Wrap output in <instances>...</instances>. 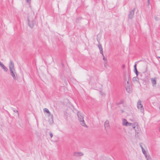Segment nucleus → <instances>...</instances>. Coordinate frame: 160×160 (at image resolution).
Returning <instances> with one entry per match:
<instances>
[{
	"label": "nucleus",
	"instance_id": "1",
	"mask_svg": "<svg viewBox=\"0 0 160 160\" xmlns=\"http://www.w3.org/2000/svg\"><path fill=\"white\" fill-rule=\"evenodd\" d=\"M28 20L29 27L31 28H33L35 24V20L34 19L30 20L28 18Z\"/></svg>",
	"mask_w": 160,
	"mask_h": 160
},
{
	"label": "nucleus",
	"instance_id": "2",
	"mask_svg": "<svg viewBox=\"0 0 160 160\" xmlns=\"http://www.w3.org/2000/svg\"><path fill=\"white\" fill-rule=\"evenodd\" d=\"M122 124L123 126H132L133 128L135 129V127L134 126V125L131 123H130L128 122L126 119H122Z\"/></svg>",
	"mask_w": 160,
	"mask_h": 160
},
{
	"label": "nucleus",
	"instance_id": "3",
	"mask_svg": "<svg viewBox=\"0 0 160 160\" xmlns=\"http://www.w3.org/2000/svg\"><path fill=\"white\" fill-rule=\"evenodd\" d=\"M137 108L141 110V112H144V108L142 104L141 101L139 100L137 103Z\"/></svg>",
	"mask_w": 160,
	"mask_h": 160
},
{
	"label": "nucleus",
	"instance_id": "4",
	"mask_svg": "<svg viewBox=\"0 0 160 160\" xmlns=\"http://www.w3.org/2000/svg\"><path fill=\"white\" fill-rule=\"evenodd\" d=\"M135 10V8H134L133 10L130 11L128 15V18H129L130 19L132 18L134 14Z\"/></svg>",
	"mask_w": 160,
	"mask_h": 160
},
{
	"label": "nucleus",
	"instance_id": "5",
	"mask_svg": "<svg viewBox=\"0 0 160 160\" xmlns=\"http://www.w3.org/2000/svg\"><path fill=\"white\" fill-rule=\"evenodd\" d=\"M9 68L10 71L11 70H15L14 68V64L12 60H10V63L9 64Z\"/></svg>",
	"mask_w": 160,
	"mask_h": 160
},
{
	"label": "nucleus",
	"instance_id": "6",
	"mask_svg": "<svg viewBox=\"0 0 160 160\" xmlns=\"http://www.w3.org/2000/svg\"><path fill=\"white\" fill-rule=\"evenodd\" d=\"M81 122H82V123L81 124L83 126L86 127V128L88 127L87 125L85 123L83 120V117L81 115Z\"/></svg>",
	"mask_w": 160,
	"mask_h": 160
},
{
	"label": "nucleus",
	"instance_id": "7",
	"mask_svg": "<svg viewBox=\"0 0 160 160\" xmlns=\"http://www.w3.org/2000/svg\"><path fill=\"white\" fill-rule=\"evenodd\" d=\"M109 122L108 120H106L105 121L104 123V127L105 130H106V128H108L109 127Z\"/></svg>",
	"mask_w": 160,
	"mask_h": 160
},
{
	"label": "nucleus",
	"instance_id": "8",
	"mask_svg": "<svg viewBox=\"0 0 160 160\" xmlns=\"http://www.w3.org/2000/svg\"><path fill=\"white\" fill-rule=\"evenodd\" d=\"M14 70H11L10 71V73H11V75L13 77V78L14 79L16 80L17 79V77L15 76V74L16 72H14Z\"/></svg>",
	"mask_w": 160,
	"mask_h": 160
},
{
	"label": "nucleus",
	"instance_id": "9",
	"mask_svg": "<svg viewBox=\"0 0 160 160\" xmlns=\"http://www.w3.org/2000/svg\"><path fill=\"white\" fill-rule=\"evenodd\" d=\"M98 47L100 50V53L103 56V48L101 44H99L98 45Z\"/></svg>",
	"mask_w": 160,
	"mask_h": 160
},
{
	"label": "nucleus",
	"instance_id": "10",
	"mask_svg": "<svg viewBox=\"0 0 160 160\" xmlns=\"http://www.w3.org/2000/svg\"><path fill=\"white\" fill-rule=\"evenodd\" d=\"M0 66H1L2 69L5 71L7 72L8 70V68L3 64L1 62H0Z\"/></svg>",
	"mask_w": 160,
	"mask_h": 160
},
{
	"label": "nucleus",
	"instance_id": "11",
	"mask_svg": "<svg viewBox=\"0 0 160 160\" xmlns=\"http://www.w3.org/2000/svg\"><path fill=\"white\" fill-rule=\"evenodd\" d=\"M151 81L153 86H154L156 84V80L155 78H151Z\"/></svg>",
	"mask_w": 160,
	"mask_h": 160
},
{
	"label": "nucleus",
	"instance_id": "12",
	"mask_svg": "<svg viewBox=\"0 0 160 160\" xmlns=\"http://www.w3.org/2000/svg\"><path fill=\"white\" fill-rule=\"evenodd\" d=\"M124 80H126L129 79V74L128 73H125L124 74Z\"/></svg>",
	"mask_w": 160,
	"mask_h": 160
},
{
	"label": "nucleus",
	"instance_id": "13",
	"mask_svg": "<svg viewBox=\"0 0 160 160\" xmlns=\"http://www.w3.org/2000/svg\"><path fill=\"white\" fill-rule=\"evenodd\" d=\"M145 157L147 160H152L151 156L148 153L147 155H146Z\"/></svg>",
	"mask_w": 160,
	"mask_h": 160
},
{
	"label": "nucleus",
	"instance_id": "14",
	"mask_svg": "<svg viewBox=\"0 0 160 160\" xmlns=\"http://www.w3.org/2000/svg\"><path fill=\"white\" fill-rule=\"evenodd\" d=\"M73 155L75 156H80V152H75L73 153Z\"/></svg>",
	"mask_w": 160,
	"mask_h": 160
},
{
	"label": "nucleus",
	"instance_id": "15",
	"mask_svg": "<svg viewBox=\"0 0 160 160\" xmlns=\"http://www.w3.org/2000/svg\"><path fill=\"white\" fill-rule=\"evenodd\" d=\"M126 90L128 93H130L131 92L130 87V86H128L126 88Z\"/></svg>",
	"mask_w": 160,
	"mask_h": 160
},
{
	"label": "nucleus",
	"instance_id": "16",
	"mask_svg": "<svg viewBox=\"0 0 160 160\" xmlns=\"http://www.w3.org/2000/svg\"><path fill=\"white\" fill-rule=\"evenodd\" d=\"M138 79L137 78V76L136 77H135L132 78V81L134 82L135 81L138 82Z\"/></svg>",
	"mask_w": 160,
	"mask_h": 160
},
{
	"label": "nucleus",
	"instance_id": "17",
	"mask_svg": "<svg viewBox=\"0 0 160 160\" xmlns=\"http://www.w3.org/2000/svg\"><path fill=\"white\" fill-rule=\"evenodd\" d=\"M43 110L44 112L48 113L49 114H50V112L49 111V110L47 108H45Z\"/></svg>",
	"mask_w": 160,
	"mask_h": 160
},
{
	"label": "nucleus",
	"instance_id": "18",
	"mask_svg": "<svg viewBox=\"0 0 160 160\" xmlns=\"http://www.w3.org/2000/svg\"><path fill=\"white\" fill-rule=\"evenodd\" d=\"M134 72L136 75L137 76H138L139 74V72L138 71L137 68H134Z\"/></svg>",
	"mask_w": 160,
	"mask_h": 160
},
{
	"label": "nucleus",
	"instance_id": "19",
	"mask_svg": "<svg viewBox=\"0 0 160 160\" xmlns=\"http://www.w3.org/2000/svg\"><path fill=\"white\" fill-rule=\"evenodd\" d=\"M142 152L143 153V154L145 156H146V155H147L148 153H147L145 151V150H143L142 151Z\"/></svg>",
	"mask_w": 160,
	"mask_h": 160
},
{
	"label": "nucleus",
	"instance_id": "20",
	"mask_svg": "<svg viewBox=\"0 0 160 160\" xmlns=\"http://www.w3.org/2000/svg\"><path fill=\"white\" fill-rule=\"evenodd\" d=\"M77 116H78V120H79L80 119V118H79V115H80V114L79 113V112H78V113H77Z\"/></svg>",
	"mask_w": 160,
	"mask_h": 160
},
{
	"label": "nucleus",
	"instance_id": "21",
	"mask_svg": "<svg viewBox=\"0 0 160 160\" xmlns=\"http://www.w3.org/2000/svg\"><path fill=\"white\" fill-rule=\"evenodd\" d=\"M13 111L14 112H17L18 114V116L19 115V113H18V110H13Z\"/></svg>",
	"mask_w": 160,
	"mask_h": 160
},
{
	"label": "nucleus",
	"instance_id": "22",
	"mask_svg": "<svg viewBox=\"0 0 160 160\" xmlns=\"http://www.w3.org/2000/svg\"><path fill=\"white\" fill-rule=\"evenodd\" d=\"M123 102V101L122 100H121L118 103V104H120L122 103Z\"/></svg>",
	"mask_w": 160,
	"mask_h": 160
},
{
	"label": "nucleus",
	"instance_id": "23",
	"mask_svg": "<svg viewBox=\"0 0 160 160\" xmlns=\"http://www.w3.org/2000/svg\"><path fill=\"white\" fill-rule=\"evenodd\" d=\"M49 134H50V136L51 138H52L53 136L52 133V132H50Z\"/></svg>",
	"mask_w": 160,
	"mask_h": 160
},
{
	"label": "nucleus",
	"instance_id": "24",
	"mask_svg": "<svg viewBox=\"0 0 160 160\" xmlns=\"http://www.w3.org/2000/svg\"><path fill=\"white\" fill-rule=\"evenodd\" d=\"M26 1L28 3H31V0H26Z\"/></svg>",
	"mask_w": 160,
	"mask_h": 160
},
{
	"label": "nucleus",
	"instance_id": "25",
	"mask_svg": "<svg viewBox=\"0 0 160 160\" xmlns=\"http://www.w3.org/2000/svg\"><path fill=\"white\" fill-rule=\"evenodd\" d=\"M103 56V60L104 61H106L107 60V58H105L104 55Z\"/></svg>",
	"mask_w": 160,
	"mask_h": 160
},
{
	"label": "nucleus",
	"instance_id": "26",
	"mask_svg": "<svg viewBox=\"0 0 160 160\" xmlns=\"http://www.w3.org/2000/svg\"><path fill=\"white\" fill-rule=\"evenodd\" d=\"M107 65V62H105L104 63V66L105 67H106Z\"/></svg>",
	"mask_w": 160,
	"mask_h": 160
},
{
	"label": "nucleus",
	"instance_id": "27",
	"mask_svg": "<svg viewBox=\"0 0 160 160\" xmlns=\"http://www.w3.org/2000/svg\"><path fill=\"white\" fill-rule=\"evenodd\" d=\"M155 19L157 21V20H158V18L157 17H155Z\"/></svg>",
	"mask_w": 160,
	"mask_h": 160
},
{
	"label": "nucleus",
	"instance_id": "28",
	"mask_svg": "<svg viewBox=\"0 0 160 160\" xmlns=\"http://www.w3.org/2000/svg\"><path fill=\"white\" fill-rule=\"evenodd\" d=\"M134 68H137V65H136V64H135L134 65Z\"/></svg>",
	"mask_w": 160,
	"mask_h": 160
},
{
	"label": "nucleus",
	"instance_id": "29",
	"mask_svg": "<svg viewBox=\"0 0 160 160\" xmlns=\"http://www.w3.org/2000/svg\"><path fill=\"white\" fill-rule=\"evenodd\" d=\"M122 68L124 69L125 67V65L124 64H123L122 65Z\"/></svg>",
	"mask_w": 160,
	"mask_h": 160
},
{
	"label": "nucleus",
	"instance_id": "30",
	"mask_svg": "<svg viewBox=\"0 0 160 160\" xmlns=\"http://www.w3.org/2000/svg\"><path fill=\"white\" fill-rule=\"evenodd\" d=\"M127 83L128 84L130 85L129 84V79H128V80H127Z\"/></svg>",
	"mask_w": 160,
	"mask_h": 160
},
{
	"label": "nucleus",
	"instance_id": "31",
	"mask_svg": "<svg viewBox=\"0 0 160 160\" xmlns=\"http://www.w3.org/2000/svg\"><path fill=\"white\" fill-rule=\"evenodd\" d=\"M141 149H142V151H143V150H145L142 147H141Z\"/></svg>",
	"mask_w": 160,
	"mask_h": 160
},
{
	"label": "nucleus",
	"instance_id": "32",
	"mask_svg": "<svg viewBox=\"0 0 160 160\" xmlns=\"http://www.w3.org/2000/svg\"><path fill=\"white\" fill-rule=\"evenodd\" d=\"M141 149H142V151H143V150H145L142 147H141Z\"/></svg>",
	"mask_w": 160,
	"mask_h": 160
},
{
	"label": "nucleus",
	"instance_id": "33",
	"mask_svg": "<svg viewBox=\"0 0 160 160\" xmlns=\"http://www.w3.org/2000/svg\"><path fill=\"white\" fill-rule=\"evenodd\" d=\"M149 0H148V5H149L150 4V1Z\"/></svg>",
	"mask_w": 160,
	"mask_h": 160
},
{
	"label": "nucleus",
	"instance_id": "34",
	"mask_svg": "<svg viewBox=\"0 0 160 160\" xmlns=\"http://www.w3.org/2000/svg\"><path fill=\"white\" fill-rule=\"evenodd\" d=\"M83 155V154L81 152V156H82Z\"/></svg>",
	"mask_w": 160,
	"mask_h": 160
},
{
	"label": "nucleus",
	"instance_id": "35",
	"mask_svg": "<svg viewBox=\"0 0 160 160\" xmlns=\"http://www.w3.org/2000/svg\"><path fill=\"white\" fill-rule=\"evenodd\" d=\"M157 58H160V57H157Z\"/></svg>",
	"mask_w": 160,
	"mask_h": 160
},
{
	"label": "nucleus",
	"instance_id": "36",
	"mask_svg": "<svg viewBox=\"0 0 160 160\" xmlns=\"http://www.w3.org/2000/svg\"><path fill=\"white\" fill-rule=\"evenodd\" d=\"M140 145V147H141H141H142V145Z\"/></svg>",
	"mask_w": 160,
	"mask_h": 160
},
{
	"label": "nucleus",
	"instance_id": "37",
	"mask_svg": "<svg viewBox=\"0 0 160 160\" xmlns=\"http://www.w3.org/2000/svg\"><path fill=\"white\" fill-rule=\"evenodd\" d=\"M159 131H160V127H159Z\"/></svg>",
	"mask_w": 160,
	"mask_h": 160
},
{
	"label": "nucleus",
	"instance_id": "38",
	"mask_svg": "<svg viewBox=\"0 0 160 160\" xmlns=\"http://www.w3.org/2000/svg\"><path fill=\"white\" fill-rule=\"evenodd\" d=\"M159 109H160V106H159Z\"/></svg>",
	"mask_w": 160,
	"mask_h": 160
}]
</instances>
